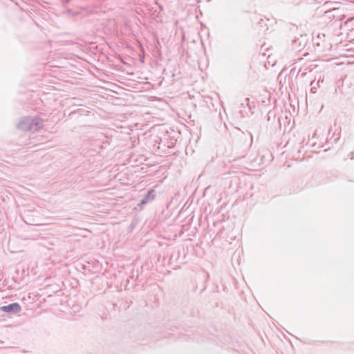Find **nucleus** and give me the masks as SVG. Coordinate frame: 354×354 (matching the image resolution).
I'll use <instances>...</instances> for the list:
<instances>
[{"label":"nucleus","instance_id":"nucleus-5","mask_svg":"<svg viewBox=\"0 0 354 354\" xmlns=\"http://www.w3.org/2000/svg\"><path fill=\"white\" fill-rule=\"evenodd\" d=\"M304 46V43L302 42L300 39H294L292 41V50L296 51H300Z\"/></svg>","mask_w":354,"mask_h":354},{"label":"nucleus","instance_id":"nucleus-3","mask_svg":"<svg viewBox=\"0 0 354 354\" xmlns=\"http://www.w3.org/2000/svg\"><path fill=\"white\" fill-rule=\"evenodd\" d=\"M32 117H25L17 124V128L24 131H32Z\"/></svg>","mask_w":354,"mask_h":354},{"label":"nucleus","instance_id":"nucleus-11","mask_svg":"<svg viewBox=\"0 0 354 354\" xmlns=\"http://www.w3.org/2000/svg\"><path fill=\"white\" fill-rule=\"evenodd\" d=\"M314 83H315V81L311 82L310 86H313Z\"/></svg>","mask_w":354,"mask_h":354},{"label":"nucleus","instance_id":"nucleus-6","mask_svg":"<svg viewBox=\"0 0 354 354\" xmlns=\"http://www.w3.org/2000/svg\"><path fill=\"white\" fill-rule=\"evenodd\" d=\"M65 13L68 16H75L78 14L77 12H75L73 10L70 8L66 9Z\"/></svg>","mask_w":354,"mask_h":354},{"label":"nucleus","instance_id":"nucleus-7","mask_svg":"<svg viewBox=\"0 0 354 354\" xmlns=\"http://www.w3.org/2000/svg\"><path fill=\"white\" fill-rule=\"evenodd\" d=\"M71 0H62V3L64 6H66L68 3H70Z\"/></svg>","mask_w":354,"mask_h":354},{"label":"nucleus","instance_id":"nucleus-2","mask_svg":"<svg viewBox=\"0 0 354 354\" xmlns=\"http://www.w3.org/2000/svg\"><path fill=\"white\" fill-rule=\"evenodd\" d=\"M21 310V306L17 302L11 303L6 306H2L0 307V311L10 314H17Z\"/></svg>","mask_w":354,"mask_h":354},{"label":"nucleus","instance_id":"nucleus-4","mask_svg":"<svg viewBox=\"0 0 354 354\" xmlns=\"http://www.w3.org/2000/svg\"><path fill=\"white\" fill-rule=\"evenodd\" d=\"M32 131H37L42 128L43 120L41 118L38 117H32Z\"/></svg>","mask_w":354,"mask_h":354},{"label":"nucleus","instance_id":"nucleus-12","mask_svg":"<svg viewBox=\"0 0 354 354\" xmlns=\"http://www.w3.org/2000/svg\"><path fill=\"white\" fill-rule=\"evenodd\" d=\"M245 100L248 102L250 100V99L249 98H246Z\"/></svg>","mask_w":354,"mask_h":354},{"label":"nucleus","instance_id":"nucleus-8","mask_svg":"<svg viewBox=\"0 0 354 354\" xmlns=\"http://www.w3.org/2000/svg\"><path fill=\"white\" fill-rule=\"evenodd\" d=\"M354 158V151L351 153V159L353 160Z\"/></svg>","mask_w":354,"mask_h":354},{"label":"nucleus","instance_id":"nucleus-1","mask_svg":"<svg viewBox=\"0 0 354 354\" xmlns=\"http://www.w3.org/2000/svg\"><path fill=\"white\" fill-rule=\"evenodd\" d=\"M156 196V191L153 189H149L147 190V193L142 196L138 205L142 209L144 205L154 200Z\"/></svg>","mask_w":354,"mask_h":354},{"label":"nucleus","instance_id":"nucleus-13","mask_svg":"<svg viewBox=\"0 0 354 354\" xmlns=\"http://www.w3.org/2000/svg\"><path fill=\"white\" fill-rule=\"evenodd\" d=\"M316 85L319 86V82L316 83Z\"/></svg>","mask_w":354,"mask_h":354},{"label":"nucleus","instance_id":"nucleus-10","mask_svg":"<svg viewBox=\"0 0 354 354\" xmlns=\"http://www.w3.org/2000/svg\"><path fill=\"white\" fill-rule=\"evenodd\" d=\"M263 22V19H261L259 23L260 24H261Z\"/></svg>","mask_w":354,"mask_h":354},{"label":"nucleus","instance_id":"nucleus-9","mask_svg":"<svg viewBox=\"0 0 354 354\" xmlns=\"http://www.w3.org/2000/svg\"><path fill=\"white\" fill-rule=\"evenodd\" d=\"M315 88H316V86H312L310 90H311L312 92H315L313 90L315 89Z\"/></svg>","mask_w":354,"mask_h":354}]
</instances>
